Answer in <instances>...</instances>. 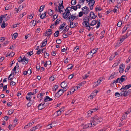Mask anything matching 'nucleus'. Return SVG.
I'll return each instance as SVG.
<instances>
[{
  "label": "nucleus",
  "mask_w": 131,
  "mask_h": 131,
  "mask_svg": "<svg viewBox=\"0 0 131 131\" xmlns=\"http://www.w3.org/2000/svg\"><path fill=\"white\" fill-rule=\"evenodd\" d=\"M125 65L123 64H120L118 69L119 72L120 73H122L124 71V69Z\"/></svg>",
  "instance_id": "obj_6"
},
{
  "label": "nucleus",
  "mask_w": 131,
  "mask_h": 131,
  "mask_svg": "<svg viewBox=\"0 0 131 131\" xmlns=\"http://www.w3.org/2000/svg\"><path fill=\"white\" fill-rule=\"evenodd\" d=\"M120 94H121V96H126L129 94L127 90L121 92Z\"/></svg>",
  "instance_id": "obj_8"
},
{
  "label": "nucleus",
  "mask_w": 131,
  "mask_h": 131,
  "mask_svg": "<svg viewBox=\"0 0 131 131\" xmlns=\"http://www.w3.org/2000/svg\"><path fill=\"white\" fill-rule=\"evenodd\" d=\"M95 15L94 13L93 12H91L90 14V17L92 18V16H94Z\"/></svg>",
  "instance_id": "obj_43"
},
{
  "label": "nucleus",
  "mask_w": 131,
  "mask_h": 131,
  "mask_svg": "<svg viewBox=\"0 0 131 131\" xmlns=\"http://www.w3.org/2000/svg\"><path fill=\"white\" fill-rule=\"evenodd\" d=\"M77 3L76 0H72L71 2V4L72 5H75Z\"/></svg>",
  "instance_id": "obj_30"
},
{
  "label": "nucleus",
  "mask_w": 131,
  "mask_h": 131,
  "mask_svg": "<svg viewBox=\"0 0 131 131\" xmlns=\"http://www.w3.org/2000/svg\"><path fill=\"white\" fill-rule=\"evenodd\" d=\"M131 34V31L130 30H128L127 31V33L125 35H124L122 36V38H123V39H125L127 37H128Z\"/></svg>",
  "instance_id": "obj_9"
},
{
  "label": "nucleus",
  "mask_w": 131,
  "mask_h": 131,
  "mask_svg": "<svg viewBox=\"0 0 131 131\" xmlns=\"http://www.w3.org/2000/svg\"><path fill=\"white\" fill-rule=\"evenodd\" d=\"M125 87L126 90H127L131 87V84H130L126 85H125Z\"/></svg>",
  "instance_id": "obj_45"
},
{
  "label": "nucleus",
  "mask_w": 131,
  "mask_h": 131,
  "mask_svg": "<svg viewBox=\"0 0 131 131\" xmlns=\"http://www.w3.org/2000/svg\"><path fill=\"white\" fill-rule=\"evenodd\" d=\"M93 127L92 125V123L90 122V123L88 124L87 125H85L83 128V129H86L88 127Z\"/></svg>",
  "instance_id": "obj_12"
},
{
  "label": "nucleus",
  "mask_w": 131,
  "mask_h": 131,
  "mask_svg": "<svg viewBox=\"0 0 131 131\" xmlns=\"http://www.w3.org/2000/svg\"><path fill=\"white\" fill-rule=\"evenodd\" d=\"M62 42L61 39H59L56 40V43L57 44H60Z\"/></svg>",
  "instance_id": "obj_48"
},
{
  "label": "nucleus",
  "mask_w": 131,
  "mask_h": 131,
  "mask_svg": "<svg viewBox=\"0 0 131 131\" xmlns=\"http://www.w3.org/2000/svg\"><path fill=\"white\" fill-rule=\"evenodd\" d=\"M27 71H28L27 73L29 74H30L32 72L31 70L30 69V68Z\"/></svg>",
  "instance_id": "obj_57"
},
{
  "label": "nucleus",
  "mask_w": 131,
  "mask_h": 131,
  "mask_svg": "<svg viewBox=\"0 0 131 131\" xmlns=\"http://www.w3.org/2000/svg\"><path fill=\"white\" fill-rule=\"evenodd\" d=\"M122 24V22H119L117 24V26L119 27H121V26Z\"/></svg>",
  "instance_id": "obj_64"
},
{
  "label": "nucleus",
  "mask_w": 131,
  "mask_h": 131,
  "mask_svg": "<svg viewBox=\"0 0 131 131\" xmlns=\"http://www.w3.org/2000/svg\"><path fill=\"white\" fill-rule=\"evenodd\" d=\"M48 100L49 101H52V99L49 97L48 96H46V97L44 99V101H46Z\"/></svg>",
  "instance_id": "obj_19"
},
{
  "label": "nucleus",
  "mask_w": 131,
  "mask_h": 131,
  "mask_svg": "<svg viewBox=\"0 0 131 131\" xmlns=\"http://www.w3.org/2000/svg\"><path fill=\"white\" fill-rule=\"evenodd\" d=\"M102 121V119L100 116L95 115L91 119L90 122L92 124L94 127L98 123H101Z\"/></svg>",
  "instance_id": "obj_1"
},
{
  "label": "nucleus",
  "mask_w": 131,
  "mask_h": 131,
  "mask_svg": "<svg viewBox=\"0 0 131 131\" xmlns=\"http://www.w3.org/2000/svg\"><path fill=\"white\" fill-rule=\"evenodd\" d=\"M79 50V48L78 47V46H76L74 48L73 51H74V52H75V51H78Z\"/></svg>",
  "instance_id": "obj_37"
},
{
  "label": "nucleus",
  "mask_w": 131,
  "mask_h": 131,
  "mask_svg": "<svg viewBox=\"0 0 131 131\" xmlns=\"http://www.w3.org/2000/svg\"><path fill=\"white\" fill-rule=\"evenodd\" d=\"M71 20H70V22L73 21L75 18V17L73 15H70Z\"/></svg>",
  "instance_id": "obj_26"
},
{
  "label": "nucleus",
  "mask_w": 131,
  "mask_h": 131,
  "mask_svg": "<svg viewBox=\"0 0 131 131\" xmlns=\"http://www.w3.org/2000/svg\"><path fill=\"white\" fill-rule=\"evenodd\" d=\"M98 107L97 108H95L93 109L90 110H91L92 111V113L93 112H94L95 111H96L97 110H98Z\"/></svg>",
  "instance_id": "obj_53"
},
{
  "label": "nucleus",
  "mask_w": 131,
  "mask_h": 131,
  "mask_svg": "<svg viewBox=\"0 0 131 131\" xmlns=\"http://www.w3.org/2000/svg\"><path fill=\"white\" fill-rule=\"evenodd\" d=\"M115 96H117L118 97H119L120 96V94L118 92H116L115 94Z\"/></svg>",
  "instance_id": "obj_61"
},
{
  "label": "nucleus",
  "mask_w": 131,
  "mask_h": 131,
  "mask_svg": "<svg viewBox=\"0 0 131 131\" xmlns=\"http://www.w3.org/2000/svg\"><path fill=\"white\" fill-rule=\"evenodd\" d=\"M5 22V21L3 20V23L1 25V27L2 28H4L6 26V24Z\"/></svg>",
  "instance_id": "obj_29"
},
{
  "label": "nucleus",
  "mask_w": 131,
  "mask_h": 131,
  "mask_svg": "<svg viewBox=\"0 0 131 131\" xmlns=\"http://www.w3.org/2000/svg\"><path fill=\"white\" fill-rule=\"evenodd\" d=\"M97 49L98 48L96 49L95 50L94 49H93L91 51V52L92 53H93V54H94L96 52V51L97 50Z\"/></svg>",
  "instance_id": "obj_46"
},
{
  "label": "nucleus",
  "mask_w": 131,
  "mask_h": 131,
  "mask_svg": "<svg viewBox=\"0 0 131 131\" xmlns=\"http://www.w3.org/2000/svg\"><path fill=\"white\" fill-rule=\"evenodd\" d=\"M14 111L12 110H9L8 111V113L9 115H11L14 112Z\"/></svg>",
  "instance_id": "obj_58"
},
{
  "label": "nucleus",
  "mask_w": 131,
  "mask_h": 131,
  "mask_svg": "<svg viewBox=\"0 0 131 131\" xmlns=\"http://www.w3.org/2000/svg\"><path fill=\"white\" fill-rule=\"evenodd\" d=\"M10 6H8V5H7L6 6L5 8V9L6 10H7L9 9H10Z\"/></svg>",
  "instance_id": "obj_60"
},
{
  "label": "nucleus",
  "mask_w": 131,
  "mask_h": 131,
  "mask_svg": "<svg viewBox=\"0 0 131 131\" xmlns=\"http://www.w3.org/2000/svg\"><path fill=\"white\" fill-rule=\"evenodd\" d=\"M46 101H44L42 103L40 104L38 107V110H41L46 107V106L45 105V102Z\"/></svg>",
  "instance_id": "obj_5"
},
{
  "label": "nucleus",
  "mask_w": 131,
  "mask_h": 131,
  "mask_svg": "<svg viewBox=\"0 0 131 131\" xmlns=\"http://www.w3.org/2000/svg\"><path fill=\"white\" fill-rule=\"evenodd\" d=\"M58 86L57 85H56L53 86L52 88V90L53 91H56L57 89L58 88Z\"/></svg>",
  "instance_id": "obj_27"
},
{
  "label": "nucleus",
  "mask_w": 131,
  "mask_h": 131,
  "mask_svg": "<svg viewBox=\"0 0 131 131\" xmlns=\"http://www.w3.org/2000/svg\"><path fill=\"white\" fill-rule=\"evenodd\" d=\"M63 3V0H58V3L59 5L61 3Z\"/></svg>",
  "instance_id": "obj_47"
},
{
  "label": "nucleus",
  "mask_w": 131,
  "mask_h": 131,
  "mask_svg": "<svg viewBox=\"0 0 131 131\" xmlns=\"http://www.w3.org/2000/svg\"><path fill=\"white\" fill-rule=\"evenodd\" d=\"M92 113V111L91 110H89L87 112L88 114L87 115L88 116H90L91 114V113Z\"/></svg>",
  "instance_id": "obj_38"
},
{
  "label": "nucleus",
  "mask_w": 131,
  "mask_h": 131,
  "mask_svg": "<svg viewBox=\"0 0 131 131\" xmlns=\"http://www.w3.org/2000/svg\"><path fill=\"white\" fill-rule=\"evenodd\" d=\"M10 18V16L8 15L4 19V21H6L8 20Z\"/></svg>",
  "instance_id": "obj_40"
},
{
  "label": "nucleus",
  "mask_w": 131,
  "mask_h": 131,
  "mask_svg": "<svg viewBox=\"0 0 131 131\" xmlns=\"http://www.w3.org/2000/svg\"><path fill=\"white\" fill-rule=\"evenodd\" d=\"M85 27L87 29H88L89 30H90L91 29V28L90 27V26L89 25L87 24Z\"/></svg>",
  "instance_id": "obj_59"
},
{
  "label": "nucleus",
  "mask_w": 131,
  "mask_h": 131,
  "mask_svg": "<svg viewBox=\"0 0 131 131\" xmlns=\"http://www.w3.org/2000/svg\"><path fill=\"white\" fill-rule=\"evenodd\" d=\"M16 66H15L14 67V68L12 70V71H14V72H13V74L14 75L16 74Z\"/></svg>",
  "instance_id": "obj_32"
},
{
  "label": "nucleus",
  "mask_w": 131,
  "mask_h": 131,
  "mask_svg": "<svg viewBox=\"0 0 131 131\" xmlns=\"http://www.w3.org/2000/svg\"><path fill=\"white\" fill-rule=\"evenodd\" d=\"M120 90L121 91H124L125 90H126V89L125 86V85L123 86H122V88Z\"/></svg>",
  "instance_id": "obj_49"
},
{
  "label": "nucleus",
  "mask_w": 131,
  "mask_h": 131,
  "mask_svg": "<svg viewBox=\"0 0 131 131\" xmlns=\"http://www.w3.org/2000/svg\"><path fill=\"white\" fill-rule=\"evenodd\" d=\"M66 25V23L65 22H63L62 25L60 26L59 29H63V28Z\"/></svg>",
  "instance_id": "obj_18"
},
{
  "label": "nucleus",
  "mask_w": 131,
  "mask_h": 131,
  "mask_svg": "<svg viewBox=\"0 0 131 131\" xmlns=\"http://www.w3.org/2000/svg\"><path fill=\"white\" fill-rule=\"evenodd\" d=\"M100 84V82H99V83H98L97 84L96 83V82H95L93 84V86L95 87H97Z\"/></svg>",
  "instance_id": "obj_39"
},
{
  "label": "nucleus",
  "mask_w": 131,
  "mask_h": 131,
  "mask_svg": "<svg viewBox=\"0 0 131 131\" xmlns=\"http://www.w3.org/2000/svg\"><path fill=\"white\" fill-rule=\"evenodd\" d=\"M128 25H127L125 26L123 28V31H122V33L123 34L127 30V28H128Z\"/></svg>",
  "instance_id": "obj_17"
},
{
  "label": "nucleus",
  "mask_w": 131,
  "mask_h": 131,
  "mask_svg": "<svg viewBox=\"0 0 131 131\" xmlns=\"http://www.w3.org/2000/svg\"><path fill=\"white\" fill-rule=\"evenodd\" d=\"M53 11L52 10L49 9L48 10V13L50 16H52L53 15Z\"/></svg>",
  "instance_id": "obj_22"
},
{
  "label": "nucleus",
  "mask_w": 131,
  "mask_h": 131,
  "mask_svg": "<svg viewBox=\"0 0 131 131\" xmlns=\"http://www.w3.org/2000/svg\"><path fill=\"white\" fill-rule=\"evenodd\" d=\"M83 20H84V21H85L88 24H89V22L90 20L89 18V16H88L87 17H85L84 18Z\"/></svg>",
  "instance_id": "obj_15"
},
{
  "label": "nucleus",
  "mask_w": 131,
  "mask_h": 131,
  "mask_svg": "<svg viewBox=\"0 0 131 131\" xmlns=\"http://www.w3.org/2000/svg\"><path fill=\"white\" fill-rule=\"evenodd\" d=\"M130 68V66H129L126 69H125V72H127V71H128V70H129V69Z\"/></svg>",
  "instance_id": "obj_62"
},
{
  "label": "nucleus",
  "mask_w": 131,
  "mask_h": 131,
  "mask_svg": "<svg viewBox=\"0 0 131 131\" xmlns=\"http://www.w3.org/2000/svg\"><path fill=\"white\" fill-rule=\"evenodd\" d=\"M26 14V13L24 12V13H23L20 14L19 15V16L21 18H22L24 15H25Z\"/></svg>",
  "instance_id": "obj_56"
},
{
  "label": "nucleus",
  "mask_w": 131,
  "mask_h": 131,
  "mask_svg": "<svg viewBox=\"0 0 131 131\" xmlns=\"http://www.w3.org/2000/svg\"><path fill=\"white\" fill-rule=\"evenodd\" d=\"M18 34L17 33H14L13 35V38L14 37V39H15L17 36Z\"/></svg>",
  "instance_id": "obj_42"
},
{
  "label": "nucleus",
  "mask_w": 131,
  "mask_h": 131,
  "mask_svg": "<svg viewBox=\"0 0 131 131\" xmlns=\"http://www.w3.org/2000/svg\"><path fill=\"white\" fill-rule=\"evenodd\" d=\"M52 33V30L51 29H48L47 30L45 33L43 34V35L44 36H48L51 35Z\"/></svg>",
  "instance_id": "obj_4"
},
{
  "label": "nucleus",
  "mask_w": 131,
  "mask_h": 131,
  "mask_svg": "<svg viewBox=\"0 0 131 131\" xmlns=\"http://www.w3.org/2000/svg\"><path fill=\"white\" fill-rule=\"evenodd\" d=\"M86 2H89L88 5L90 7V9L92 10L93 8V6L94 5L95 2V0H86Z\"/></svg>",
  "instance_id": "obj_2"
},
{
  "label": "nucleus",
  "mask_w": 131,
  "mask_h": 131,
  "mask_svg": "<svg viewBox=\"0 0 131 131\" xmlns=\"http://www.w3.org/2000/svg\"><path fill=\"white\" fill-rule=\"evenodd\" d=\"M61 90H59L58 92L56 93L55 95V97H56V98H58L59 96L63 94L62 92H61V93H59V92H61Z\"/></svg>",
  "instance_id": "obj_10"
},
{
  "label": "nucleus",
  "mask_w": 131,
  "mask_h": 131,
  "mask_svg": "<svg viewBox=\"0 0 131 131\" xmlns=\"http://www.w3.org/2000/svg\"><path fill=\"white\" fill-rule=\"evenodd\" d=\"M67 83L63 82L61 84V86L62 88H64L67 87Z\"/></svg>",
  "instance_id": "obj_14"
},
{
  "label": "nucleus",
  "mask_w": 131,
  "mask_h": 131,
  "mask_svg": "<svg viewBox=\"0 0 131 131\" xmlns=\"http://www.w3.org/2000/svg\"><path fill=\"white\" fill-rule=\"evenodd\" d=\"M70 8L73 9L75 10H77V7L76 6H72Z\"/></svg>",
  "instance_id": "obj_44"
},
{
  "label": "nucleus",
  "mask_w": 131,
  "mask_h": 131,
  "mask_svg": "<svg viewBox=\"0 0 131 131\" xmlns=\"http://www.w3.org/2000/svg\"><path fill=\"white\" fill-rule=\"evenodd\" d=\"M18 61L19 62H23V58H22L20 56V57H19L18 59Z\"/></svg>",
  "instance_id": "obj_36"
},
{
  "label": "nucleus",
  "mask_w": 131,
  "mask_h": 131,
  "mask_svg": "<svg viewBox=\"0 0 131 131\" xmlns=\"http://www.w3.org/2000/svg\"><path fill=\"white\" fill-rule=\"evenodd\" d=\"M115 72L112 73L109 78V79H111L114 77V75H115Z\"/></svg>",
  "instance_id": "obj_23"
},
{
  "label": "nucleus",
  "mask_w": 131,
  "mask_h": 131,
  "mask_svg": "<svg viewBox=\"0 0 131 131\" xmlns=\"http://www.w3.org/2000/svg\"><path fill=\"white\" fill-rule=\"evenodd\" d=\"M84 14V13L82 11V12H81L79 13V17H81L83 15V14Z\"/></svg>",
  "instance_id": "obj_51"
},
{
  "label": "nucleus",
  "mask_w": 131,
  "mask_h": 131,
  "mask_svg": "<svg viewBox=\"0 0 131 131\" xmlns=\"http://www.w3.org/2000/svg\"><path fill=\"white\" fill-rule=\"evenodd\" d=\"M82 11H83V12L85 14H88L89 13L90 11L88 8L86 6L82 8Z\"/></svg>",
  "instance_id": "obj_3"
},
{
  "label": "nucleus",
  "mask_w": 131,
  "mask_h": 131,
  "mask_svg": "<svg viewBox=\"0 0 131 131\" xmlns=\"http://www.w3.org/2000/svg\"><path fill=\"white\" fill-rule=\"evenodd\" d=\"M61 18H60V19H57L56 21L54 23V24L56 26L57 25V24H59L61 21Z\"/></svg>",
  "instance_id": "obj_24"
},
{
  "label": "nucleus",
  "mask_w": 131,
  "mask_h": 131,
  "mask_svg": "<svg viewBox=\"0 0 131 131\" xmlns=\"http://www.w3.org/2000/svg\"><path fill=\"white\" fill-rule=\"evenodd\" d=\"M67 87H65V88H63V89L62 90V89L60 90H61V92H62L63 94V93H64V92H65L67 90Z\"/></svg>",
  "instance_id": "obj_33"
},
{
  "label": "nucleus",
  "mask_w": 131,
  "mask_h": 131,
  "mask_svg": "<svg viewBox=\"0 0 131 131\" xmlns=\"http://www.w3.org/2000/svg\"><path fill=\"white\" fill-rule=\"evenodd\" d=\"M49 56V53H47V52H46L45 53L44 55V57L46 58L47 57H48Z\"/></svg>",
  "instance_id": "obj_55"
},
{
  "label": "nucleus",
  "mask_w": 131,
  "mask_h": 131,
  "mask_svg": "<svg viewBox=\"0 0 131 131\" xmlns=\"http://www.w3.org/2000/svg\"><path fill=\"white\" fill-rule=\"evenodd\" d=\"M54 79V77L51 76L49 78V80L51 81H53Z\"/></svg>",
  "instance_id": "obj_50"
},
{
  "label": "nucleus",
  "mask_w": 131,
  "mask_h": 131,
  "mask_svg": "<svg viewBox=\"0 0 131 131\" xmlns=\"http://www.w3.org/2000/svg\"><path fill=\"white\" fill-rule=\"evenodd\" d=\"M63 3H61L60 4L58 7V10L62 9L64 8V6H63Z\"/></svg>",
  "instance_id": "obj_21"
},
{
  "label": "nucleus",
  "mask_w": 131,
  "mask_h": 131,
  "mask_svg": "<svg viewBox=\"0 0 131 131\" xmlns=\"http://www.w3.org/2000/svg\"><path fill=\"white\" fill-rule=\"evenodd\" d=\"M69 28V26H67L65 27L63 31V33L65 34L66 32V31H67Z\"/></svg>",
  "instance_id": "obj_20"
},
{
  "label": "nucleus",
  "mask_w": 131,
  "mask_h": 131,
  "mask_svg": "<svg viewBox=\"0 0 131 131\" xmlns=\"http://www.w3.org/2000/svg\"><path fill=\"white\" fill-rule=\"evenodd\" d=\"M125 39H123V38H121L120 40V42H118L117 43L116 45V46H118L119 45H120L122 42H123Z\"/></svg>",
  "instance_id": "obj_16"
},
{
  "label": "nucleus",
  "mask_w": 131,
  "mask_h": 131,
  "mask_svg": "<svg viewBox=\"0 0 131 131\" xmlns=\"http://www.w3.org/2000/svg\"><path fill=\"white\" fill-rule=\"evenodd\" d=\"M7 89V85H5L3 88V91H5Z\"/></svg>",
  "instance_id": "obj_54"
},
{
  "label": "nucleus",
  "mask_w": 131,
  "mask_h": 131,
  "mask_svg": "<svg viewBox=\"0 0 131 131\" xmlns=\"http://www.w3.org/2000/svg\"><path fill=\"white\" fill-rule=\"evenodd\" d=\"M67 69L68 70H69L71 69L73 67V66L71 64H69L67 66Z\"/></svg>",
  "instance_id": "obj_28"
},
{
  "label": "nucleus",
  "mask_w": 131,
  "mask_h": 131,
  "mask_svg": "<svg viewBox=\"0 0 131 131\" xmlns=\"http://www.w3.org/2000/svg\"><path fill=\"white\" fill-rule=\"evenodd\" d=\"M47 41V39H45L42 42V45L41 47H43L45 46L46 45Z\"/></svg>",
  "instance_id": "obj_13"
},
{
  "label": "nucleus",
  "mask_w": 131,
  "mask_h": 131,
  "mask_svg": "<svg viewBox=\"0 0 131 131\" xmlns=\"http://www.w3.org/2000/svg\"><path fill=\"white\" fill-rule=\"evenodd\" d=\"M43 95V94L41 93L40 94H39L37 95V97L38 98H41Z\"/></svg>",
  "instance_id": "obj_41"
},
{
  "label": "nucleus",
  "mask_w": 131,
  "mask_h": 131,
  "mask_svg": "<svg viewBox=\"0 0 131 131\" xmlns=\"http://www.w3.org/2000/svg\"><path fill=\"white\" fill-rule=\"evenodd\" d=\"M15 55V53L14 52L10 53L7 55L6 56V57H8L9 56H11V57H13Z\"/></svg>",
  "instance_id": "obj_35"
},
{
  "label": "nucleus",
  "mask_w": 131,
  "mask_h": 131,
  "mask_svg": "<svg viewBox=\"0 0 131 131\" xmlns=\"http://www.w3.org/2000/svg\"><path fill=\"white\" fill-rule=\"evenodd\" d=\"M71 13L69 10L67 11L66 13L65 12L63 14V17L64 18L66 19L69 16V15H71Z\"/></svg>",
  "instance_id": "obj_7"
},
{
  "label": "nucleus",
  "mask_w": 131,
  "mask_h": 131,
  "mask_svg": "<svg viewBox=\"0 0 131 131\" xmlns=\"http://www.w3.org/2000/svg\"><path fill=\"white\" fill-rule=\"evenodd\" d=\"M127 117V115L126 114H123V115L122 116L121 119H122L123 120L125 118Z\"/></svg>",
  "instance_id": "obj_52"
},
{
  "label": "nucleus",
  "mask_w": 131,
  "mask_h": 131,
  "mask_svg": "<svg viewBox=\"0 0 131 131\" xmlns=\"http://www.w3.org/2000/svg\"><path fill=\"white\" fill-rule=\"evenodd\" d=\"M59 31L58 30L54 34V36L55 37H57L59 36Z\"/></svg>",
  "instance_id": "obj_25"
},
{
  "label": "nucleus",
  "mask_w": 131,
  "mask_h": 131,
  "mask_svg": "<svg viewBox=\"0 0 131 131\" xmlns=\"http://www.w3.org/2000/svg\"><path fill=\"white\" fill-rule=\"evenodd\" d=\"M10 85L12 86H14L16 84V83L15 82L12 81H10Z\"/></svg>",
  "instance_id": "obj_34"
},
{
  "label": "nucleus",
  "mask_w": 131,
  "mask_h": 131,
  "mask_svg": "<svg viewBox=\"0 0 131 131\" xmlns=\"http://www.w3.org/2000/svg\"><path fill=\"white\" fill-rule=\"evenodd\" d=\"M36 129V127H34L30 129L29 131H35Z\"/></svg>",
  "instance_id": "obj_63"
},
{
  "label": "nucleus",
  "mask_w": 131,
  "mask_h": 131,
  "mask_svg": "<svg viewBox=\"0 0 131 131\" xmlns=\"http://www.w3.org/2000/svg\"><path fill=\"white\" fill-rule=\"evenodd\" d=\"M125 75H123L121 77V78H120V80H121V82H123L125 81V78H123V77H125Z\"/></svg>",
  "instance_id": "obj_31"
},
{
  "label": "nucleus",
  "mask_w": 131,
  "mask_h": 131,
  "mask_svg": "<svg viewBox=\"0 0 131 131\" xmlns=\"http://www.w3.org/2000/svg\"><path fill=\"white\" fill-rule=\"evenodd\" d=\"M28 59L27 58H26L24 56L23 58V64H26L28 62Z\"/></svg>",
  "instance_id": "obj_11"
}]
</instances>
